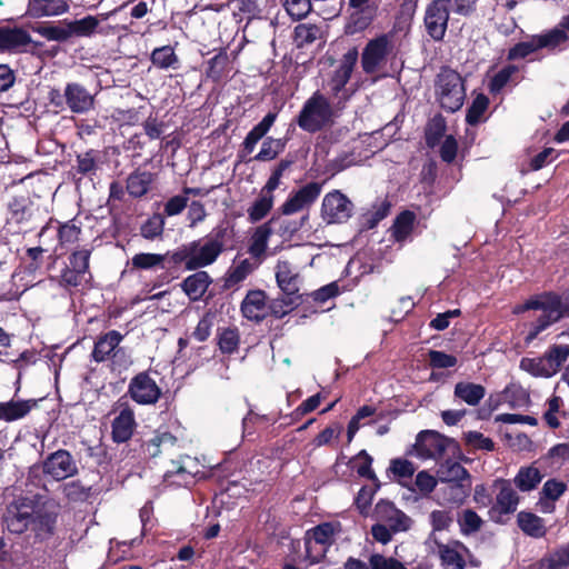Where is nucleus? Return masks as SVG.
I'll use <instances>...</instances> for the list:
<instances>
[{
    "label": "nucleus",
    "instance_id": "nucleus-1",
    "mask_svg": "<svg viewBox=\"0 0 569 569\" xmlns=\"http://www.w3.org/2000/svg\"><path fill=\"white\" fill-rule=\"evenodd\" d=\"M526 310H540L541 317L535 325L533 330L529 333L528 339H535L542 330L551 323L558 321L560 318L569 316V290L559 297L553 293H543L529 299L523 305L515 308L516 313Z\"/></svg>",
    "mask_w": 569,
    "mask_h": 569
},
{
    "label": "nucleus",
    "instance_id": "nucleus-2",
    "mask_svg": "<svg viewBox=\"0 0 569 569\" xmlns=\"http://www.w3.org/2000/svg\"><path fill=\"white\" fill-rule=\"evenodd\" d=\"M223 250L218 238H201L183 244L173 253L176 262H184L188 270H197L212 264Z\"/></svg>",
    "mask_w": 569,
    "mask_h": 569
},
{
    "label": "nucleus",
    "instance_id": "nucleus-3",
    "mask_svg": "<svg viewBox=\"0 0 569 569\" xmlns=\"http://www.w3.org/2000/svg\"><path fill=\"white\" fill-rule=\"evenodd\" d=\"M44 520L37 502L30 498H20L11 502L3 517L7 529L14 535H21L28 529L38 533Z\"/></svg>",
    "mask_w": 569,
    "mask_h": 569
},
{
    "label": "nucleus",
    "instance_id": "nucleus-4",
    "mask_svg": "<svg viewBox=\"0 0 569 569\" xmlns=\"http://www.w3.org/2000/svg\"><path fill=\"white\" fill-rule=\"evenodd\" d=\"M436 92L442 109L455 112L459 110L466 98L463 81L458 72L442 69L437 77Z\"/></svg>",
    "mask_w": 569,
    "mask_h": 569
},
{
    "label": "nucleus",
    "instance_id": "nucleus-5",
    "mask_svg": "<svg viewBox=\"0 0 569 569\" xmlns=\"http://www.w3.org/2000/svg\"><path fill=\"white\" fill-rule=\"evenodd\" d=\"M332 109L328 100L319 92L313 93L305 103L298 118L301 129L315 132L331 121Z\"/></svg>",
    "mask_w": 569,
    "mask_h": 569
},
{
    "label": "nucleus",
    "instance_id": "nucleus-6",
    "mask_svg": "<svg viewBox=\"0 0 569 569\" xmlns=\"http://www.w3.org/2000/svg\"><path fill=\"white\" fill-rule=\"evenodd\" d=\"M567 39L568 36L566 31L558 28L552 29L546 33L531 36L526 40L515 44L508 52V59H523L543 48L555 49L556 47L563 43Z\"/></svg>",
    "mask_w": 569,
    "mask_h": 569
},
{
    "label": "nucleus",
    "instance_id": "nucleus-7",
    "mask_svg": "<svg viewBox=\"0 0 569 569\" xmlns=\"http://www.w3.org/2000/svg\"><path fill=\"white\" fill-rule=\"evenodd\" d=\"M428 543L438 553L445 569H465L469 550L463 543L457 540L441 542L435 533H430Z\"/></svg>",
    "mask_w": 569,
    "mask_h": 569
},
{
    "label": "nucleus",
    "instance_id": "nucleus-8",
    "mask_svg": "<svg viewBox=\"0 0 569 569\" xmlns=\"http://www.w3.org/2000/svg\"><path fill=\"white\" fill-rule=\"evenodd\" d=\"M449 443L450 440L440 433L425 430L417 436L411 453L421 460H438Z\"/></svg>",
    "mask_w": 569,
    "mask_h": 569
},
{
    "label": "nucleus",
    "instance_id": "nucleus-9",
    "mask_svg": "<svg viewBox=\"0 0 569 569\" xmlns=\"http://www.w3.org/2000/svg\"><path fill=\"white\" fill-rule=\"evenodd\" d=\"M352 211V202L341 191L333 190L323 197L321 217L327 223L346 222Z\"/></svg>",
    "mask_w": 569,
    "mask_h": 569
},
{
    "label": "nucleus",
    "instance_id": "nucleus-10",
    "mask_svg": "<svg viewBox=\"0 0 569 569\" xmlns=\"http://www.w3.org/2000/svg\"><path fill=\"white\" fill-rule=\"evenodd\" d=\"M128 393L139 405H154L161 396V389L148 372H140L131 379Z\"/></svg>",
    "mask_w": 569,
    "mask_h": 569
},
{
    "label": "nucleus",
    "instance_id": "nucleus-11",
    "mask_svg": "<svg viewBox=\"0 0 569 569\" xmlns=\"http://www.w3.org/2000/svg\"><path fill=\"white\" fill-rule=\"evenodd\" d=\"M392 52V44L388 37L382 36L371 40L362 52V67L367 73L382 68Z\"/></svg>",
    "mask_w": 569,
    "mask_h": 569
},
{
    "label": "nucleus",
    "instance_id": "nucleus-12",
    "mask_svg": "<svg viewBox=\"0 0 569 569\" xmlns=\"http://www.w3.org/2000/svg\"><path fill=\"white\" fill-rule=\"evenodd\" d=\"M276 279L281 291L288 297V305H295L300 297L301 278L298 269L290 262L280 260L276 266Z\"/></svg>",
    "mask_w": 569,
    "mask_h": 569
},
{
    "label": "nucleus",
    "instance_id": "nucleus-13",
    "mask_svg": "<svg viewBox=\"0 0 569 569\" xmlns=\"http://www.w3.org/2000/svg\"><path fill=\"white\" fill-rule=\"evenodd\" d=\"M74 459L67 450H58L44 460L43 472L53 480L60 481L77 473Z\"/></svg>",
    "mask_w": 569,
    "mask_h": 569
},
{
    "label": "nucleus",
    "instance_id": "nucleus-14",
    "mask_svg": "<svg viewBox=\"0 0 569 569\" xmlns=\"http://www.w3.org/2000/svg\"><path fill=\"white\" fill-rule=\"evenodd\" d=\"M450 2L451 0H433L426 10V28L435 40H441L446 33Z\"/></svg>",
    "mask_w": 569,
    "mask_h": 569
},
{
    "label": "nucleus",
    "instance_id": "nucleus-15",
    "mask_svg": "<svg viewBox=\"0 0 569 569\" xmlns=\"http://www.w3.org/2000/svg\"><path fill=\"white\" fill-rule=\"evenodd\" d=\"M117 11L118 9H114L113 11L108 13L86 16L82 19L69 21L71 38L91 37L96 33L108 34L112 30V28L110 26H107L104 22L111 14H113Z\"/></svg>",
    "mask_w": 569,
    "mask_h": 569
},
{
    "label": "nucleus",
    "instance_id": "nucleus-16",
    "mask_svg": "<svg viewBox=\"0 0 569 569\" xmlns=\"http://www.w3.org/2000/svg\"><path fill=\"white\" fill-rule=\"evenodd\" d=\"M320 193L321 184L310 182L289 196L281 206V212L283 214H293L308 209L318 199Z\"/></svg>",
    "mask_w": 569,
    "mask_h": 569
},
{
    "label": "nucleus",
    "instance_id": "nucleus-17",
    "mask_svg": "<svg viewBox=\"0 0 569 569\" xmlns=\"http://www.w3.org/2000/svg\"><path fill=\"white\" fill-rule=\"evenodd\" d=\"M519 503L517 492L509 483H503L496 497V503L490 509V518L496 522H502V517L516 511Z\"/></svg>",
    "mask_w": 569,
    "mask_h": 569
},
{
    "label": "nucleus",
    "instance_id": "nucleus-18",
    "mask_svg": "<svg viewBox=\"0 0 569 569\" xmlns=\"http://www.w3.org/2000/svg\"><path fill=\"white\" fill-rule=\"evenodd\" d=\"M38 405L37 399L12 398L0 402V421L13 422L26 418Z\"/></svg>",
    "mask_w": 569,
    "mask_h": 569
},
{
    "label": "nucleus",
    "instance_id": "nucleus-19",
    "mask_svg": "<svg viewBox=\"0 0 569 569\" xmlns=\"http://www.w3.org/2000/svg\"><path fill=\"white\" fill-rule=\"evenodd\" d=\"M64 98L72 112H88L94 103L93 96L79 83H68L64 89Z\"/></svg>",
    "mask_w": 569,
    "mask_h": 569
},
{
    "label": "nucleus",
    "instance_id": "nucleus-20",
    "mask_svg": "<svg viewBox=\"0 0 569 569\" xmlns=\"http://www.w3.org/2000/svg\"><path fill=\"white\" fill-rule=\"evenodd\" d=\"M379 518L383 520L392 532H401L410 529L412 520L403 511L391 502H381L377 506Z\"/></svg>",
    "mask_w": 569,
    "mask_h": 569
},
{
    "label": "nucleus",
    "instance_id": "nucleus-21",
    "mask_svg": "<svg viewBox=\"0 0 569 569\" xmlns=\"http://www.w3.org/2000/svg\"><path fill=\"white\" fill-rule=\"evenodd\" d=\"M358 60V52L356 49L349 50L343 54L339 68L335 71V74L329 83L330 89L338 94L349 81L352 73L353 67Z\"/></svg>",
    "mask_w": 569,
    "mask_h": 569
},
{
    "label": "nucleus",
    "instance_id": "nucleus-22",
    "mask_svg": "<svg viewBox=\"0 0 569 569\" xmlns=\"http://www.w3.org/2000/svg\"><path fill=\"white\" fill-rule=\"evenodd\" d=\"M241 312L249 320H261L267 313L266 295L262 290H251L241 303Z\"/></svg>",
    "mask_w": 569,
    "mask_h": 569
},
{
    "label": "nucleus",
    "instance_id": "nucleus-23",
    "mask_svg": "<svg viewBox=\"0 0 569 569\" xmlns=\"http://www.w3.org/2000/svg\"><path fill=\"white\" fill-rule=\"evenodd\" d=\"M69 6L63 0H30L28 14L32 18L56 17L63 14Z\"/></svg>",
    "mask_w": 569,
    "mask_h": 569
},
{
    "label": "nucleus",
    "instance_id": "nucleus-24",
    "mask_svg": "<svg viewBox=\"0 0 569 569\" xmlns=\"http://www.w3.org/2000/svg\"><path fill=\"white\" fill-rule=\"evenodd\" d=\"M257 267L258 263L250 259L234 261L226 274L224 287L227 289H238L248 276L257 269Z\"/></svg>",
    "mask_w": 569,
    "mask_h": 569
},
{
    "label": "nucleus",
    "instance_id": "nucleus-25",
    "mask_svg": "<svg viewBox=\"0 0 569 569\" xmlns=\"http://www.w3.org/2000/svg\"><path fill=\"white\" fill-rule=\"evenodd\" d=\"M31 42L29 33L19 28L0 27V51H16Z\"/></svg>",
    "mask_w": 569,
    "mask_h": 569
},
{
    "label": "nucleus",
    "instance_id": "nucleus-26",
    "mask_svg": "<svg viewBox=\"0 0 569 569\" xmlns=\"http://www.w3.org/2000/svg\"><path fill=\"white\" fill-rule=\"evenodd\" d=\"M210 282L211 279L207 272L198 271L187 277L182 281L181 288L190 300L197 301L206 293Z\"/></svg>",
    "mask_w": 569,
    "mask_h": 569
},
{
    "label": "nucleus",
    "instance_id": "nucleus-27",
    "mask_svg": "<svg viewBox=\"0 0 569 569\" xmlns=\"http://www.w3.org/2000/svg\"><path fill=\"white\" fill-rule=\"evenodd\" d=\"M136 426L134 415L130 409H123L116 417L112 423V437L117 442H124L133 433Z\"/></svg>",
    "mask_w": 569,
    "mask_h": 569
},
{
    "label": "nucleus",
    "instance_id": "nucleus-28",
    "mask_svg": "<svg viewBox=\"0 0 569 569\" xmlns=\"http://www.w3.org/2000/svg\"><path fill=\"white\" fill-rule=\"evenodd\" d=\"M437 476L442 483L471 482L470 475L459 462L447 460L437 470Z\"/></svg>",
    "mask_w": 569,
    "mask_h": 569
},
{
    "label": "nucleus",
    "instance_id": "nucleus-29",
    "mask_svg": "<svg viewBox=\"0 0 569 569\" xmlns=\"http://www.w3.org/2000/svg\"><path fill=\"white\" fill-rule=\"evenodd\" d=\"M121 340L122 336L116 330H111L104 336L100 337L94 345L92 352L93 359L98 362L108 359L113 352L116 353V349Z\"/></svg>",
    "mask_w": 569,
    "mask_h": 569
},
{
    "label": "nucleus",
    "instance_id": "nucleus-30",
    "mask_svg": "<svg viewBox=\"0 0 569 569\" xmlns=\"http://www.w3.org/2000/svg\"><path fill=\"white\" fill-rule=\"evenodd\" d=\"M340 531L341 526L339 522H323L308 530L306 536L328 548L333 543L336 536L340 533Z\"/></svg>",
    "mask_w": 569,
    "mask_h": 569
},
{
    "label": "nucleus",
    "instance_id": "nucleus-31",
    "mask_svg": "<svg viewBox=\"0 0 569 569\" xmlns=\"http://www.w3.org/2000/svg\"><path fill=\"white\" fill-rule=\"evenodd\" d=\"M486 395V389L478 383L458 382L455 387V397L469 406H477Z\"/></svg>",
    "mask_w": 569,
    "mask_h": 569
},
{
    "label": "nucleus",
    "instance_id": "nucleus-32",
    "mask_svg": "<svg viewBox=\"0 0 569 569\" xmlns=\"http://www.w3.org/2000/svg\"><path fill=\"white\" fill-rule=\"evenodd\" d=\"M272 231L268 223L259 226L250 239L249 253L254 258H261L268 247V241Z\"/></svg>",
    "mask_w": 569,
    "mask_h": 569
},
{
    "label": "nucleus",
    "instance_id": "nucleus-33",
    "mask_svg": "<svg viewBox=\"0 0 569 569\" xmlns=\"http://www.w3.org/2000/svg\"><path fill=\"white\" fill-rule=\"evenodd\" d=\"M517 521L521 530L531 537L540 538L546 533L543 520L535 513L519 512Z\"/></svg>",
    "mask_w": 569,
    "mask_h": 569
},
{
    "label": "nucleus",
    "instance_id": "nucleus-34",
    "mask_svg": "<svg viewBox=\"0 0 569 569\" xmlns=\"http://www.w3.org/2000/svg\"><path fill=\"white\" fill-rule=\"evenodd\" d=\"M541 479L542 475L539 469L533 466H529L520 468L513 479V482L521 491H530L537 487Z\"/></svg>",
    "mask_w": 569,
    "mask_h": 569
},
{
    "label": "nucleus",
    "instance_id": "nucleus-35",
    "mask_svg": "<svg viewBox=\"0 0 569 569\" xmlns=\"http://www.w3.org/2000/svg\"><path fill=\"white\" fill-rule=\"evenodd\" d=\"M369 0H350L349 6L353 10L350 14V23L353 24L355 30L365 29L371 20V10L367 3Z\"/></svg>",
    "mask_w": 569,
    "mask_h": 569
},
{
    "label": "nucleus",
    "instance_id": "nucleus-36",
    "mask_svg": "<svg viewBox=\"0 0 569 569\" xmlns=\"http://www.w3.org/2000/svg\"><path fill=\"white\" fill-rule=\"evenodd\" d=\"M439 493H442V500L447 503L460 505L469 495L471 482L446 483Z\"/></svg>",
    "mask_w": 569,
    "mask_h": 569
},
{
    "label": "nucleus",
    "instance_id": "nucleus-37",
    "mask_svg": "<svg viewBox=\"0 0 569 569\" xmlns=\"http://www.w3.org/2000/svg\"><path fill=\"white\" fill-rule=\"evenodd\" d=\"M569 566V547L565 546L553 553L542 558L535 569H565Z\"/></svg>",
    "mask_w": 569,
    "mask_h": 569
},
{
    "label": "nucleus",
    "instance_id": "nucleus-38",
    "mask_svg": "<svg viewBox=\"0 0 569 569\" xmlns=\"http://www.w3.org/2000/svg\"><path fill=\"white\" fill-rule=\"evenodd\" d=\"M321 36L320 29L316 24L301 23L295 29V43L299 48L313 43Z\"/></svg>",
    "mask_w": 569,
    "mask_h": 569
},
{
    "label": "nucleus",
    "instance_id": "nucleus-39",
    "mask_svg": "<svg viewBox=\"0 0 569 569\" xmlns=\"http://www.w3.org/2000/svg\"><path fill=\"white\" fill-rule=\"evenodd\" d=\"M569 357V346L568 345H558L553 346L549 349V351L543 356L545 361L549 370H551V375H556L562 363Z\"/></svg>",
    "mask_w": 569,
    "mask_h": 569
},
{
    "label": "nucleus",
    "instance_id": "nucleus-40",
    "mask_svg": "<svg viewBox=\"0 0 569 569\" xmlns=\"http://www.w3.org/2000/svg\"><path fill=\"white\" fill-rule=\"evenodd\" d=\"M415 214L410 211H405L396 219L392 233L397 241H405L413 229Z\"/></svg>",
    "mask_w": 569,
    "mask_h": 569
},
{
    "label": "nucleus",
    "instance_id": "nucleus-41",
    "mask_svg": "<svg viewBox=\"0 0 569 569\" xmlns=\"http://www.w3.org/2000/svg\"><path fill=\"white\" fill-rule=\"evenodd\" d=\"M151 183V174L148 172H134L129 176L127 190L133 197H141L147 193Z\"/></svg>",
    "mask_w": 569,
    "mask_h": 569
},
{
    "label": "nucleus",
    "instance_id": "nucleus-42",
    "mask_svg": "<svg viewBox=\"0 0 569 569\" xmlns=\"http://www.w3.org/2000/svg\"><path fill=\"white\" fill-rule=\"evenodd\" d=\"M172 468L168 469L164 473V478L169 479L173 476H179L181 481L179 483H188L189 479L192 478V471L190 468L196 466V462L190 457H184L178 461L171 462Z\"/></svg>",
    "mask_w": 569,
    "mask_h": 569
},
{
    "label": "nucleus",
    "instance_id": "nucleus-43",
    "mask_svg": "<svg viewBox=\"0 0 569 569\" xmlns=\"http://www.w3.org/2000/svg\"><path fill=\"white\" fill-rule=\"evenodd\" d=\"M273 206V197L263 196L260 193L259 198L248 209V217L251 222L262 220Z\"/></svg>",
    "mask_w": 569,
    "mask_h": 569
},
{
    "label": "nucleus",
    "instance_id": "nucleus-44",
    "mask_svg": "<svg viewBox=\"0 0 569 569\" xmlns=\"http://www.w3.org/2000/svg\"><path fill=\"white\" fill-rule=\"evenodd\" d=\"M164 256L159 253H137L132 257L131 263L136 269H153L157 267L163 268Z\"/></svg>",
    "mask_w": 569,
    "mask_h": 569
},
{
    "label": "nucleus",
    "instance_id": "nucleus-45",
    "mask_svg": "<svg viewBox=\"0 0 569 569\" xmlns=\"http://www.w3.org/2000/svg\"><path fill=\"white\" fill-rule=\"evenodd\" d=\"M151 61L160 69H168L172 67L178 59L172 47L163 46L152 51Z\"/></svg>",
    "mask_w": 569,
    "mask_h": 569
},
{
    "label": "nucleus",
    "instance_id": "nucleus-46",
    "mask_svg": "<svg viewBox=\"0 0 569 569\" xmlns=\"http://www.w3.org/2000/svg\"><path fill=\"white\" fill-rule=\"evenodd\" d=\"M458 523L462 533L470 535L481 528L482 519L473 510L466 509L461 512Z\"/></svg>",
    "mask_w": 569,
    "mask_h": 569
},
{
    "label": "nucleus",
    "instance_id": "nucleus-47",
    "mask_svg": "<svg viewBox=\"0 0 569 569\" xmlns=\"http://www.w3.org/2000/svg\"><path fill=\"white\" fill-rule=\"evenodd\" d=\"M520 368L537 377H551V370L548 369L543 357L523 358L520 361Z\"/></svg>",
    "mask_w": 569,
    "mask_h": 569
},
{
    "label": "nucleus",
    "instance_id": "nucleus-48",
    "mask_svg": "<svg viewBox=\"0 0 569 569\" xmlns=\"http://www.w3.org/2000/svg\"><path fill=\"white\" fill-rule=\"evenodd\" d=\"M37 32L50 41H67L71 38L69 22L61 26L39 27Z\"/></svg>",
    "mask_w": 569,
    "mask_h": 569
},
{
    "label": "nucleus",
    "instance_id": "nucleus-49",
    "mask_svg": "<svg viewBox=\"0 0 569 569\" xmlns=\"http://www.w3.org/2000/svg\"><path fill=\"white\" fill-rule=\"evenodd\" d=\"M164 219L161 214H153L141 227V234L146 239H154L163 232Z\"/></svg>",
    "mask_w": 569,
    "mask_h": 569
},
{
    "label": "nucleus",
    "instance_id": "nucleus-50",
    "mask_svg": "<svg viewBox=\"0 0 569 569\" xmlns=\"http://www.w3.org/2000/svg\"><path fill=\"white\" fill-rule=\"evenodd\" d=\"M488 104H489V100L486 96H483V94L477 96L467 112L466 119H467L468 123L477 124L481 120L485 111L488 108Z\"/></svg>",
    "mask_w": 569,
    "mask_h": 569
},
{
    "label": "nucleus",
    "instance_id": "nucleus-51",
    "mask_svg": "<svg viewBox=\"0 0 569 569\" xmlns=\"http://www.w3.org/2000/svg\"><path fill=\"white\" fill-rule=\"evenodd\" d=\"M327 549L325 546L318 543L317 541L312 540L309 537H305V550H306V560L309 562V565H313L319 562L327 552Z\"/></svg>",
    "mask_w": 569,
    "mask_h": 569
},
{
    "label": "nucleus",
    "instance_id": "nucleus-52",
    "mask_svg": "<svg viewBox=\"0 0 569 569\" xmlns=\"http://www.w3.org/2000/svg\"><path fill=\"white\" fill-rule=\"evenodd\" d=\"M284 8L291 18L300 20L310 12L311 3L310 0H286Z\"/></svg>",
    "mask_w": 569,
    "mask_h": 569
},
{
    "label": "nucleus",
    "instance_id": "nucleus-53",
    "mask_svg": "<svg viewBox=\"0 0 569 569\" xmlns=\"http://www.w3.org/2000/svg\"><path fill=\"white\" fill-rule=\"evenodd\" d=\"M283 146L280 140L267 139L263 141L260 151L254 157L259 161H269L274 159L282 150Z\"/></svg>",
    "mask_w": 569,
    "mask_h": 569
},
{
    "label": "nucleus",
    "instance_id": "nucleus-54",
    "mask_svg": "<svg viewBox=\"0 0 569 569\" xmlns=\"http://www.w3.org/2000/svg\"><path fill=\"white\" fill-rule=\"evenodd\" d=\"M438 476L435 477L426 470L417 473L415 485L423 496L431 493L438 485Z\"/></svg>",
    "mask_w": 569,
    "mask_h": 569
},
{
    "label": "nucleus",
    "instance_id": "nucleus-55",
    "mask_svg": "<svg viewBox=\"0 0 569 569\" xmlns=\"http://www.w3.org/2000/svg\"><path fill=\"white\" fill-rule=\"evenodd\" d=\"M518 71L515 66H507L501 69L495 77L491 79L489 88L493 93L500 92V90L509 82L512 74Z\"/></svg>",
    "mask_w": 569,
    "mask_h": 569
},
{
    "label": "nucleus",
    "instance_id": "nucleus-56",
    "mask_svg": "<svg viewBox=\"0 0 569 569\" xmlns=\"http://www.w3.org/2000/svg\"><path fill=\"white\" fill-rule=\"evenodd\" d=\"M430 523L432 526V532L437 536V532L446 530L452 523V517L449 511L446 510H433L430 516Z\"/></svg>",
    "mask_w": 569,
    "mask_h": 569
},
{
    "label": "nucleus",
    "instance_id": "nucleus-57",
    "mask_svg": "<svg viewBox=\"0 0 569 569\" xmlns=\"http://www.w3.org/2000/svg\"><path fill=\"white\" fill-rule=\"evenodd\" d=\"M80 228L72 222L62 224L59 228V241L61 246H70L79 240Z\"/></svg>",
    "mask_w": 569,
    "mask_h": 569
},
{
    "label": "nucleus",
    "instance_id": "nucleus-58",
    "mask_svg": "<svg viewBox=\"0 0 569 569\" xmlns=\"http://www.w3.org/2000/svg\"><path fill=\"white\" fill-rule=\"evenodd\" d=\"M239 343V335L233 329H226L221 332L219 338V347L222 352H233Z\"/></svg>",
    "mask_w": 569,
    "mask_h": 569
},
{
    "label": "nucleus",
    "instance_id": "nucleus-59",
    "mask_svg": "<svg viewBox=\"0 0 569 569\" xmlns=\"http://www.w3.org/2000/svg\"><path fill=\"white\" fill-rule=\"evenodd\" d=\"M371 569H407L401 562L393 558H387L375 553L369 558Z\"/></svg>",
    "mask_w": 569,
    "mask_h": 569
},
{
    "label": "nucleus",
    "instance_id": "nucleus-60",
    "mask_svg": "<svg viewBox=\"0 0 569 569\" xmlns=\"http://www.w3.org/2000/svg\"><path fill=\"white\" fill-rule=\"evenodd\" d=\"M87 273L67 267L61 273V284L64 287H78L86 280Z\"/></svg>",
    "mask_w": 569,
    "mask_h": 569
},
{
    "label": "nucleus",
    "instance_id": "nucleus-61",
    "mask_svg": "<svg viewBox=\"0 0 569 569\" xmlns=\"http://www.w3.org/2000/svg\"><path fill=\"white\" fill-rule=\"evenodd\" d=\"M390 470L399 478H410L416 471L413 463L406 459H393L390 465Z\"/></svg>",
    "mask_w": 569,
    "mask_h": 569
},
{
    "label": "nucleus",
    "instance_id": "nucleus-62",
    "mask_svg": "<svg viewBox=\"0 0 569 569\" xmlns=\"http://www.w3.org/2000/svg\"><path fill=\"white\" fill-rule=\"evenodd\" d=\"M466 441L468 445L472 446L476 449H483L490 451L493 449L495 445L490 438L485 437L482 433L477 431H469L466 433Z\"/></svg>",
    "mask_w": 569,
    "mask_h": 569
},
{
    "label": "nucleus",
    "instance_id": "nucleus-63",
    "mask_svg": "<svg viewBox=\"0 0 569 569\" xmlns=\"http://www.w3.org/2000/svg\"><path fill=\"white\" fill-rule=\"evenodd\" d=\"M89 258H90V250L88 249H80L78 251H74L72 256L70 257V264L69 267L79 270L81 272L88 273L89 270Z\"/></svg>",
    "mask_w": 569,
    "mask_h": 569
},
{
    "label": "nucleus",
    "instance_id": "nucleus-64",
    "mask_svg": "<svg viewBox=\"0 0 569 569\" xmlns=\"http://www.w3.org/2000/svg\"><path fill=\"white\" fill-rule=\"evenodd\" d=\"M188 203V197L182 194H177L171 197L164 204V213L169 217L177 216L181 213Z\"/></svg>",
    "mask_w": 569,
    "mask_h": 569
}]
</instances>
